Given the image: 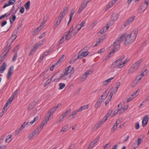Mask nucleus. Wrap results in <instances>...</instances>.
I'll list each match as a JSON object with an SVG mask.
<instances>
[{
  "instance_id": "obj_26",
  "label": "nucleus",
  "mask_w": 149,
  "mask_h": 149,
  "mask_svg": "<svg viewBox=\"0 0 149 149\" xmlns=\"http://www.w3.org/2000/svg\"><path fill=\"white\" fill-rule=\"evenodd\" d=\"M85 48H86L85 47L80 51V52L82 53V55L84 57H85L87 56L89 53L88 52H84V49H85Z\"/></svg>"
},
{
  "instance_id": "obj_35",
  "label": "nucleus",
  "mask_w": 149,
  "mask_h": 149,
  "mask_svg": "<svg viewBox=\"0 0 149 149\" xmlns=\"http://www.w3.org/2000/svg\"><path fill=\"white\" fill-rule=\"evenodd\" d=\"M107 34H105L102 36H101L98 42V43H100L102 41L104 40L105 38L107 36Z\"/></svg>"
},
{
  "instance_id": "obj_53",
  "label": "nucleus",
  "mask_w": 149,
  "mask_h": 149,
  "mask_svg": "<svg viewBox=\"0 0 149 149\" xmlns=\"http://www.w3.org/2000/svg\"><path fill=\"white\" fill-rule=\"evenodd\" d=\"M125 56L124 55H123L121 56L120 58L116 60V62H117L118 61H121V62L123 59L125 58Z\"/></svg>"
},
{
  "instance_id": "obj_28",
  "label": "nucleus",
  "mask_w": 149,
  "mask_h": 149,
  "mask_svg": "<svg viewBox=\"0 0 149 149\" xmlns=\"http://www.w3.org/2000/svg\"><path fill=\"white\" fill-rule=\"evenodd\" d=\"M142 62V59H140L138 61H136L134 65V66L137 68L140 65L141 63Z\"/></svg>"
},
{
  "instance_id": "obj_54",
  "label": "nucleus",
  "mask_w": 149,
  "mask_h": 149,
  "mask_svg": "<svg viewBox=\"0 0 149 149\" xmlns=\"http://www.w3.org/2000/svg\"><path fill=\"white\" fill-rule=\"evenodd\" d=\"M44 57L42 55L41 56H40V57L38 60V62L39 63H41L43 60Z\"/></svg>"
},
{
  "instance_id": "obj_45",
  "label": "nucleus",
  "mask_w": 149,
  "mask_h": 149,
  "mask_svg": "<svg viewBox=\"0 0 149 149\" xmlns=\"http://www.w3.org/2000/svg\"><path fill=\"white\" fill-rule=\"evenodd\" d=\"M22 130V129L20 128H19L18 129L16 130L15 131V135L16 136Z\"/></svg>"
},
{
  "instance_id": "obj_10",
  "label": "nucleus",
  "mask_w": 149,
  "mask_h": 149,
  "mask_svg": "<svg viewBox=\"0 0 149 149\" xmlns=\"http://www.w3.org/2000/svg\"><path fill=\"white\" fill-rule=\"evenodd\" d=\"M119 16V15L117 13H113L111 17V22L113 24Z\"/></svg>"
},
{
  "instance_id": "obj_46",
  "label": "nucleus",
  "mask_w": 149,
  "mask_h": 149,
  "mask_svg": "<svg viewBox=\"0 0 149 149\" xmlns=\"http://www.w3.org/2000/svg\"><path fill=\"white\" fill-rule=\"evenodd\" d=\"M128 60L127 59H126L125 61H124L122 63V64H120V65H119V67H123L124 65L127 63V62L128 61Z\"/></svg>"
},
{
  "instance_id": "obj_60",
  "label": "nucleus",
  "mask_w": 149,
  "mask_h": 149,
  "mask_svg": "<svg viewBox=\"0 0 149 149\" xmlns=\"http://www.w3.org/2000/svg\"><path fill=\"white\" fill-rule=\"evenodd\" d=\"M24 8L23 6L21 7L20 9L19 12H20L22 14L24 13Z\"/></svg>"
},
{
  "instance_id": "obj_17",
  "label": "nucleus",
  "mask_w": 149,
  "mask_h": 149,
  "mask_svg": "<svg viewBox=\"0 0 149 149\" xmlns=\"http://www.w3.org/2000/svg\"><path fill=\"white\" fill-rule=\"evenodd\" d=\"M110 24L108 23L107 24V26L106 27H104L102 29H101L100 30V32L101 33H105L107 30L109 28V27L110 26Z\"/></svg>"
},
{
  "instance_id": "obj_5",
  "label": "nucleus",
  "mask_w": 149,
  "mask_h": 149,
  "mask_svg": "<svg viewBox=\"0 0 149 149\" xmlns=\"http://www.w3.org/2000/svg\"><path fill=\"white\" fill-rule=\"evenodd\" d=\"M88 1V0H84V1L81 3V6L78 10L77 12L78 13H79L81 12V11L86 6L87 3L89 2Z\"/></svg>"
},
{
  "instance_id": "obj_18",
  "label": "nucleus",
  "mask_w": 149,
  "mask_h": 149,
  "mask_svg": "<svg viewBox=\"0 0 149 149\" xmlns=\"http://www.w3.org/2000/svg\"><path fill=\"white\" fill-rule=\"evenodd\" d=\"M63 72V73L61 74L63 76V79H66L70 77V74H69L64 71Z\"/></svg>"
},
{
  "instance_id": "obj_40",
  "label": "nucleus",
  "mask_w": 149,
  "mask_h": 149,
  "mask_svg": "<svg viewBox=\"0 0 149 149\" xmlns=\"http://www.w3.org/2000/svg\"><path fill=\"white\" fill-rule=\"evenodd\" d=\"M62 79H63V76H62L61 74V76H60V77L58 78H56V79H55L53 81L56 82H58L60 80H61Z\"/></svg>"
},
{
  "instance_id": "obj_4",
  "label": "nucleus",
  "mask_w": 149,
  "mask_h": 149,
  "mask_svg": "<svg viewBox=\"0 0 149 149\" xmlns=\"http://www.w3.org/2000/svg\"><path fill=\"white\" fill-rule=\"evenodd\" d=\"M93 73V71L91 70H88L85 72V74H83L80 78L81 81H84L87 78L88 75L89 74H91Z\"/></svg>"
},
{
  "instance_id": "obj_37",
  "label": "nucleus",
  "mask_w": 149,
  "mask_h": 149,
  "mask_svg": "<svg viewBox=\"0 0 149 149\" xmlns=\"http://www.w3.org/2000/svg\"><path fill=\"white\" fill-rule=\"evenodd\" d=\"M68 125L64 126L62 127L61 132L66 131L68 130Z\"/></svg>"
},
{
  "instance_id": "obj_58",
  "label": "nucleus",
  "mask_w": 149,
  "mask_h": 149,
  "mask_svg": "<svg viewBox=\"0 0 149 149\" xmlns=\"http://www.w3.org/2000/svg\"><path fill=\"white\" fill-rule=\"evenodd\" d=\"M64 57L65 56L64 55H63L56 63L58 64L60 62L62 61L63 60L64 58Z\"/></svg>"
},
{
  "instance_id": "obj_14",
  "label": "nucleus",
  "mask_w": 149,
  "mask_h": 149,
  "mask_svg": "<svg viewBox=\"0 0 149 149\" xmlns=\"http://www.w3.org/2000/svg\"><path fill=\"white\" fill-rule=\"evenodd\" d=\"M149 118L147 116H146L143 118L142 121V125L143 127H145L147 124Z\"/></svg>"
},
{
  "instance_id": "obj_20",
  "label": "nucleus",
  "mask_w": 149,
  "mask_h": 149,
  "mask_svg": "<svg viewBox=\"0 0 149 149\" xmlns=\"http://www.w3.org/2000/svg\"><path fill=\"white\" fill-rule=\"evenodd\" d=\"M46 21L44 19L42 22L40 24V26L38 27L37 28V30H41L42 28L44 25L46 23Z\"/></svg>"
},
{
  "instance_id": "obj_47",
  "label": "nucleus",
  "mask_w": 149,
  "mask_h": 149,
  "mask_svg": "<svg viewBox=\"0 0 149 149\" xmlns=\"http://www.w3.org/2000/svg\"><path fill=\"white\" fill-rule=\"evenodd\" d=\"M116 61L115 62L113 63L111 65V68H114L116 66L118 67V65L116 63Z\"/></svg>"
},
{
  "instance_id": "obj_56",
  "label": "nucleus",
  "mask_w": 149,
  "mask_h": 149,
  "mask_svg": "<svg viewBox=\"0 0 149 149\" xmlns=\"http://www.w3.org/2000/svg\"><path fill=\"white\" fill-rule=\"evenodd\" d=\"M110 142H109L107 143L104 146V149H106L108 147L110 146Z\"/></svg>"
},
{
  "instance_id": "obj_6",
  "label": "nucleus",
  "mask_w": 149,
  "mask_h": 149,
  "mask_svg": "<svg viewBox=\"0 0 149 149\" xmlns=\"http://www.w3.org/2000/svg\"><path fill=\"white\" fill-rule=\"evenodd\" d=\"M112 46H113V47H114V49L105 57L104 59L106 60H108L111 57V54L112 53L115 52L117 51V50L118 48V47H117V46L116 45H114V43L113 45H111V47Z\"/></svg>"
},
{
  "instance_id": "obj_15",
  "label": "nucleus",
  "mask_w": 149,
  "mask_h": 149,
  "mask_svg": "<svg viewBox=\"0 0 149 149\" xmlns=\"http://www.w3.org/2000/svg\"><path fill=\"white\" fill-rule=\"evenodd\" d=\"M6 63L4 62L3 63V64L1 65L0 67V72L1 73L3 72L4 71L6 68Z\"/></svg>"
},
{
  "instance_id": "obj_64",
  "label": "nucleus",
  "mask_w": 149,
  "mask_h": 149,
  "mask_svg": "<svg viewBox=\"0 0 149 149\" xmlns=\"http://www.w3.org/2000/svg\"><path fill=\"white\" fill-rule=\"evenodd\" d=\"M50 52L51 51H50L45 52L42 55L45 57V56H47Z\"/></svg>"
},
{
  "instance_id": "obj_31",
  "label": "nucleus",
  "mask_w": 149,
  "mask_h": 149,
  "mask_svg": "<svg viewBox=\"0 0 149 149\" xmlns=\"http://www.w3.org/2000/svg\"><path fill=\"white\" fill-rule=\"evenodd\" d=\"M57 108L55 107L52 109L48 113L49 114V116L52 114L56 110Z\"/></svg>"
},
{
  "instance_id": "obj_50",
  "label": "nucleus",
  "mask_w": 149,
  "mask_h": 149,
  "mask_svg": "<svg viewBox=\"0 0 149 149\" xmlns=\"http://www.w3.org/2000/svg\"><path fill=\"white\" fill-rule=\"evenodd\" d=\"M34 136V135L31 133L29 135L28 138L29 140H30L32 139Z\"/></svg>"
},
{
  "instance_id": "obj_44",
  "label": "nucleus",
  "mask_w": 149,
  "mask_h": 149,
  "mask_svg": "<svg viewBox=\"0 0 149 149\" xmlns=\"http://www.w3.org/2000/svg\"><path fill=\"white\" fill-rule=\"evenodd\" d=\"M29 122V121H28L27 122H24L23 123V124L21 126L20 128L21 129H22V130L25 127V125L28 124Z\"/></svg>"
},
{
  "instance_id": "obj_42",
  "label": "nucleus",
  "mask_w": 149,
  "mask_h": 149,
  "mask_svg": "<svg viewBox=\"0 0 149 149\" xmlns=\"http://www.w3.org/2000/svg\"><path fill=\"white\" fill-rule=\"evenodd\" d=\"M44 42V40H42L40 42L37 44L36 45V47L38 48L39 47H40L43 45Z\"/></svg>"
},
{
  "instance_id": "obj_36",
  "label": "nucleus",
  "mask_w": 149,
  "mask_h": 149,
  "mask_svg": "<svg viewBox=\"0 0 149 149\" xmlns=\"http://www.w3.org/2000/svg\"><path fill=\"white\" fill-rule=\"evenodd\" d=\"M63 18L61 17L60 16H59L57 18V21H56V24H57L58 26L59 25Z\"/></svg>"
},
{
  "instance_id": "obj_49",
  "label": "nucleus",
  "mask_w": 149,
  "mask_h": 149,
  "mask_svg": "<svg viewBox=\"0 0 149 149\" xmlns=\"http://www.w3.org/2000/svg\"><path fill=\"white\" fill-rule=\"evenodd\" d=\"M86 22H84V21L82 22L80 24L78 25L77 26H80L81 28H82L86 24Z\"/></svg>"
},
{
  "instance_id": "obj_43",
  "label": "nucleus",
  "mask_w": 149,
  "mask_h": 149,
  "mask_svg": "<svg viewBox=\"0 0 149 149\" xmlns=\"http://www.w3.org/2000/svg\"><path fill=\"white\" fill-rule=\"evenodd\" d=\"M16 19V17L15 15L13 16L12 19H10V23L12 24L13 23L14 21Z\"/></svg>"
},
{
  "instance_id": "obj_1",
  "label": "nucleus",
  "mask_w": 149,
  "mask_h": 149,
  "mask_svg": "<svg viewBox=\"0 0 149 149\" xmlns=\"http://www.w3.org/2000/svg\"><path fill=\"white\" fill-rule=\"evenodd\" d=\"M138 30L134 29L130 34H124L118 37L114 42V45H116L117 47L119 48L120 43L124 42L125 45H127L131 43L135 39L138 33Z\"/></svg>"
},
{
  "instance_id": "obj_55",
  "label": "nucleus",
  "mask_w": 149,
  "mask_h": 149,
  "mask_svg": "<svg viewBox=\"0 0 149 149\" xmlns=\"http://www.w3.org/2000/svg\"><path fill=\"white\" fill-rule=\"evenodd\" d=\"M100 125L98 123H97V124H96L94 126L93 128V130H95L97 129L99 127Z\"/></svg>"
},
{
  "instance_id": "obj_3",
  "label": "nucleus",
  "mask_w": 149,
  "mask_h": 149,
  "mask_svg": "<svg viewBox=\"0 0 149 149\" xmlns=\"http://www.w3.org/2000/svg\"><path fill=\"white\" fill-rule=\"evenodd\" d=\"M71 111V109L69 110H67L65 113H63L61 115L59 118V120L56 121V123H61L63 121L64 119L66 117L67 114H68Z\"/></svg>"
},
{
  "instance_id": "obj_51",
  "label": "nucleus",
  "mask_w": 149,
  "mask_h": 149,
  "mask_svg": "<svg viewBox=\"0 0 149 149\" xmlns=\"http://www.w3.org/2000/svg\"><path fill=\"white\" fill-rule=\"evenodd\" d=\"M17 52H15V53L14 55L13 56V57L12 59V61H16L17 59Z\"/></svg>"
},
{
  "instance_id": "obj_39",
  "label": "nucleus",
  "mask_w": 149,
  "mask_h": 149,
  "mask_svg": "<svg viewBox=\"0 0 149 149\" xmlns=\"http://www.w3.org/2000/svg\"><path fill=\"white\" fill-rule=\"evenodd\" d=\"M147 72L148 71L147 70H145L142 73H141V74L138 76V77H139L140 76L142 77L146 75L147 74Z\"/></svg>"
},
{
  "instance_id": "obj_63",
  "label": "nucleus",
  "mask_w": 149,
  "mask_h": 149,
  "mask_svg": "<svg viewBox=\"0 0 149 149\" xmlns=\"http://www.w3.org/2000/svg\"><path fill=\"white\" fill-rule=\"evenodd\" d=\"M97 22L95 21L92 23L90 26V27H91V28H93L96 24Z\"/></svg>"
},
{
  "instance_id": "obj_62",
  "label": "nucleus",
  "mask_w": 149,
  "mask_h": 149,
  "mask_svg": "<svg viewBox=\"0 0 149 149\" xmlns=\"http://www.w3.org/2000/svg\"><path fill=\"white\" fill-rule=\"evenodd\" d=\"M105 121H105V119H104V118H103L102 120H100L99 122L98 123L100 125L103 124V123H104Z\"/></svg>"
},
{
  "instance_id": "obj_34",
  "label": "nucleus",
  "mask_w": 149,
  "mask_h": 149,
  "mask_svg": "<svg viewBox=\"0 0 149 149\" xmlns=\"http://www.w3.org/2000/svg\"><path fill=\"white\" fill-rule=\"evenodd\" d=\"M117 91V90H115V89H114V88L113 89L110 94V96L111 99L113 95H114Z\"/></svg>"
},
{
  "instance_id": "obj_41",
  "label": "nucleus",
  "mask_w": 149,
  "mask_h": 149,
  "mask_svg": "<svg viewBox=\"0 0 149 149\" xmlns=\"http://www.w3.org/2000/svg\"><path fill=\"white\" fill-rule=\"evenodd\" d=\"M114 4V1H112L111 3H110L108 6H107L106 8L108 9L110 8L113 6Z\"/></svg>"
},
{
  "instance_id": "obj_23",
  "label": "nucleus",
  "mask_w": 149,
  "mask_h": 149,
  "mask_svg": "<svg viewBox=\"0 0 149 149\" xmlns=\"http://www.w3.org/2000/svg\"><path fill=\"white\" fill-rule=\"evenodd\" d=\"M115 76L113 77H112L108 79H107L104 81L103 82V85L104 86L107 85L109 83L111 80L113 79L114 77Z\"/></svg>"
},
{
  "instance_id": "obj_38",
  "label": "nucleus",
  "mask_w": 149,
  "mask_h": 149,
  "mask_svg": "<svg viewBox=\"0 0 149 149\" xmlns=\"http://www.w3.org/2000/svg\"><path fill=\"white\" fill-rule=\"evenodd\" d=\"M59 87L58 88L59 90H61L64 88L65 86V84L64 83H61L59 85Z\"/></svg>"
},
{
  "instance_id": "obj_19",
  "label": "nucleus",
  "mask_w": 149,
  "mask_h": 149,
  "mask_svg": "<svg viewBox=\"0 0 149 149\" xmlns=\"http://www.w3.org/2000/svg\"><path fill=\"white\" fill-rule=\"evenodd\" d=\"M149 3V0H146L145 2L143 3V4L144 6V8H143L142 6L141 7V9L142 10L144 11L147 7L148 4Z\"/></svg>"
},
{
  "instance_id": "obj_25",
  "label": "nucleus",
  "mask_w": 149,
  "mask_h": 149,
  "mask_svg": "<svg viewBox=\"0 0 149 149\" xmlns=\"http://www.w3.org/2000/svg\"><path fill=\"white\" fill-rule=\"evenodd\" d=\"M128 106H125L123 108H120L118 109V111H120V113H121L125 111L128 108Z\"/></svg>"
},
{
  "instance_id": "obj_12",
  "label": "nucleus",
  "mask_w": 149,
  "mask_h": 149,
  "mask_svg": "<svg viewBox=\"0 0 149 149\" xmlns=\"http://www.w3.org/2000/svg\"><path fill=\"white\" fill-rule=\"evenodd\" d=\"M68 10V7H66L64 8L63 10L61 11L59 14V16L63 18L65 14L67 13Z\"/></svg>"
},
{
  "instance_id": "obj_8",
  "label": "nucleus",
  "mask_w": 149,
  "mask_h": 149,
  "mask_svg": "<svg viewBox=\"0 0 149 149\" xmlns=\"http://www.w3.org/2000/svg\"><path fill=\"white\" fill-rule=\"evenodd\" d=\"M13 69L14 67L13 66H11L9 68L8 72L7 75V79H9L12 76V74L13 72Z\"/></svg>"
},
{
  "instance_id": "obj_33",
  "label": "nucleus",
  "mask_w": 149,
  "mask_h": 149,
  "mask_svg": "<svg viewBox=\"0 0 149 149\" xmlns=\"http://www.w3.org/2000/svg\"><path fill=\"white\" fill-rule=\"evenodd\" d=\"M30 2L29 1H28L25 4L24 6L26 9L28 10L29 8Z\"/></svg>"
},
{
  "instance_id": "obj_21",
  "label": "nucleus",
  "mask_w": 149,
  "mask_h": 149,
  "mask_svg": "<svg viewBox=\"0 0 149 149\" xmlns=\"http://www.w3.org/2000/svg\"><path fill=\"white\" fill-rule=\"evenodd\" d=\"M143 140V139H142L140 138H138V142L136 141L134 142V144H136V147H134V149H135L136 148H137L139 145L141 143V141Z\"/></svg>"
},
{
  "instance_id": "obj_59",
  "label": "nucleus",
  "mask_w": 149,
  "mask_h": 149,
  "mask_svg": "<svg viewBox=\"0 0 149 149\" xmlns=\"http://www.w3.org/2000/svg\"><path fill=\"white\" fill-rule=\"evenodd\" d=\"M79 55H78L77 58L79 59H81L84 56L82 55L81 53L80 52V51L79 52Z\"/></svg>"
},
{
  "instance_id": "obj_48",
  "label": "nucleus",
  "mask_w": 149,
  "mask_h": 149,
  "mask_svg": "<svg viewBox=\"0 0 149 149\" xmlns=\"http://www.w3.org/2000/svg\"><path fill=\"white\" fill-rule=\"evenodd\" d=\"M51 82V79H48L47 81L45 82L44 85V87H46Z\"/></svg>"
},
{
  "instance_id": "obj_61",
  "label": "nucleus",
  "mask_w": 149,
  "mask_h": 149,
  "mask_svg": "<svg viewBox=\"0 0 149 149\" xmlns=\"http://www.w3.org/2000/svg\"><path fill=\"white\" fill-rule=\"evenodd\" d=\"M105 121H105V119H104V118H103L102 120H100L99 122L98 123L100 125L103 124V123H104Z\"/></svg>"
},
{
  "instance_id": "obj_9",
  "label": "nucleus",
  "mask_w": 149,
  "mask_h": 149,
  "mask_svg": "<svg viewBox=\"0 0 149 149\" xmlns=\"http://www.w3.org/2000/svg\"><path fill=\"white\" fill-rule=\"evenodd\" d=\"M100 137L98 136L94 140H93L90 144L88 148V149H91L94 147L95 144L97 143Z\"/></svg>"
},
{
  "instance_id": "obj_24",
  "label": "nucleus",
  "mask_w": 149,
  "mask_h": 149,
  "mask_svg": "<svg viewBox=\"0 0 149 149\" xmlns=\"http://www.w3.org/2000/svg\"><path fill=\"white\" fill-rule=\"evenodd\" d=\"M18 8V7L16 8L14 6L10 11V13H13V14H15L17 11Z\"/></svg>"
},
{
  "instance_id": "obj_22",
  "label": "nucleus",
  "mask_w": 149,
  "mask_h": 149,
  "mask_svg": "<svg viewBox=\"0 0 149 149\" xmlns=\"http://www.w3.org/2000/svg\"><path fill=\"white\" fill-rule=\"evenodd\" d=\"M89 106V104L83 106L78 110V111H79V112H80L83 110L87 109Z\"/></svg>"
},
{
  "instance_id": "obj_32",
  "label": "nucleus",
  "mask_w": 149,
  "mask_h": 149,
  "mask_svg": "<svg viewBox=\"0 0 149 149\" xmlns=\"http://www.w3.org/2000/svg\"><path fill=\"white\" fill-rule=\"evenodd\" d=\"M40 132L39 130L38 129L36 128V129L34 130V131L32 133L35 136L37 134H38Z\"/></svg>"
},
{
  "instance_id": "obj_27",
  "label": "nucleus",
  "mask_w": 149,
  "mask_h": 149,
  "mask_svg": "<svg viewBox=\"0 0 149 149\" xmlns=\"http://www.w3.org/2000/svg\"><path fill=\"white\" fill-rule=\"evenodd\" d=\"M110 91V90H109V91ZM109 92V91L107 93V91L105 92H104L102 94L101 96V98H102V100L103 101L105 99V98H104V97H106L107 96Z\"/></svg>"
},
{
  "instance_id": "obj_2",
  "label": "nucleus",
  "mask_w": 149,
  "mask_h": 149,
  "mask_svg": "<svg viewBox=\"0 0 149 149\" xmlns=\"http://www.w3.org/2000/svg\"><path fill=\"white\" fill-rule=\"evenodd\" d=\"M13 40L11 39H9L7 42V44L4 48H6V50L5 51V52L3 54V58L7 55V54L9 50L11 48V44L13 42Z\"/></svg>"
},
{
  "instance_id": "obj_57",
  "label": "nucleus",
  "mask_w": 149,
  "mask_h": 149,
  "mask_svg": "<svg viewBox=\"0 0 149 149\" xmlns=\"http://www.w3.org/2000/svg\"><path fill=\"white\" fill-rule=\"evenodd\" d=\"M120 85V82H117L116 84V87L115 88H114V89H115V90H117V91L118 89L119 88V87Z\"/></svg>"
},
{
  "instance_id": "obj_11",
  "label": "nucleus",
  "mask_w": 149,
  "mask_h": 149,
  "mask_svg": "<svg viewBox=\"0 0 149 149\" xmlns=\"http://www.w3.org/2000/svg\"><path fill=\"white\" fill-rule=\"evenodd\" d=\"M135 17V16H133L130 17L128 19L125 23V27L126 26H128L130 24L132 23Z\"/></svg>"
},
{
  "instance_id": "obj_7",
  "label": "nucleus",
  "mask_w": 149,
  "mask_h": 149,
  "mask_svg": "<svg viewBox=\"0 0 149 149\" xmlns=\"http://www.w3.org/2000/svg\"><path fill=\"white\" fill-rule=\"evenodd\" d=\"M74 71V68H71V66L69 65L65 69V71H64L65 72L71 75L73 73Z\"/></svg>"
},
{
  "instance_id": "obj_30",
  "label": "nucleus",
  "mask_w": 149,
  "mask_h": 149,
  "mask_svg": "<svg viewBox=\"0 0 149 149\" xmlns=\"http://www.w3.org/2000/svg\"><path fill=\"white\" fill-rule=\"evenodd\" d=\"M118 120H117L116 123L114 125L113 127L111 129V131L112 132L114 131L115 130L117 129L118 125Z\"/></svg>"
},
{
  "instance_id": "obj_29",
  "label": "nucleus",
  "mask_w": 149,
  "mask_h": 149,
  "mask_svg": "<svg viewBox=\"0 0 149 149\" xmlns=\"http://www.w3.org/2000/svg\"><path fill=\"white\" fill-rule=\"evenodd\" d=\"M36 104L35 102H33L32 104L29 105V107L28 108V110H30L33 108L36 105Z\"/></svg>"
},
{
  "instance_id": "obj_13",
  "label": "nucleus",
  "mask_w": 149,
  "mask_h": 149,
  "mask_svg": "<svg viewBox=\"0 0 149 149\" xmlns=\"http://www.w3.org/2000/svg\"><path fill=\"white\" fill-rule=\"evenodd\" d=\"M73 29H74L72 26L70 28V29L68 31V33L65 36V39L67 40H68L72 37V36L71 35L69 36V34L70 32L73 31Z\"/></svg>"
},
{
  "instance_id": "obj_52",
  "label": "nucleus",
  "mask_w": 149,
  "mask_h": 149,
  "mask_svg": "<svg viewBox=\"0 0 149 149\" xmlns=\"http://www.w3.org/2000/svg\"><path fill=\"white\" fill-rule=\"evenodd\" d=\"M14 97L12 96L8 99L7 102L10 104L11 103L12 101L13 100Z\"/></svg>"
},
{
  "instance_id": "obj_16",
  "label": "nucleus",
  "mask_w": 149,
  "mask_h": 149,
  "mask_svg": "<svg viewBox=\"0 0 149 149\" xmlns=\"http://www.w3.org/2000/svg\"><path fill=\"white\" fill-rule=\"evenodd\" d=\"M103 101L102 100V98H99L95 105V108H98L100 106V105Z\"/></svg>"
}]
</instances>
